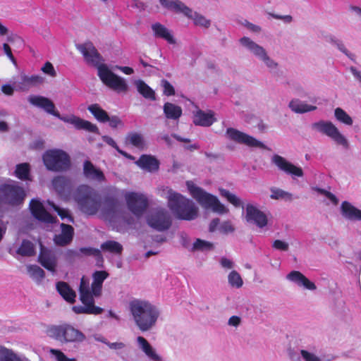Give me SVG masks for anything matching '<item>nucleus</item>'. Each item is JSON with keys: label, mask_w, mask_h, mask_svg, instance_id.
<instances>
[{"label": "nucleus", "mask_w": 361, "mask_h": 361, "mask_svg": "<svg viewBox=\"0 0 361 361\" xmlns=\"http://www.w3.org/2000/svg\"><path fill=\"white\" fill-rule=\"evenodd\" d=\"M17 253L23 257L33 256L35 254V245L31 241L23 240L17 250Z\"/></svg>", "instance_id": "nucleus-41"}, {"label": "nucleus", "mask_w": 361, "mask_h": 361, "mask_svg": "<svg viewBox=\"0 0 361 361\" xmlns=\"http://www.w3.org/2000/svg\"><path fill=\"white\" fill-rule=\"evenodd\" d=\"M30 209L33 216L37 220L44 223H54L56 217L51 215L44 208L42 202L37 200H32L30 203Z\"/></svg>", "instance_id": "nucleus-18"}, {"label": "nucleus", "mask_w": 361, "mask_h": 361, "mask_svg": "<svg viewBox=\"0 0 361 361\" xmlns=\"http://www.w3.org/2000/svg\"><path fill=\"white\" fill-rule=\"evenodd\" d=\"M79 291L82 302H94L92 288L90 289L89 282L84 277L80 280Z\"/></svg>", "instance_id": "nucleus-35"}, {"label": "nucleus", "mask_w": 361, "mask_h": 361, "mask_svg": "<svg viewBox=\"0 0 361 361\" xmlns=\"http://www.w3.org/2000/svg\"><path fill=\"white\" fill-rule=\"evenodd\" d=\"M219 230L220 231L221 233L227 234V233L233 232L234 228H233V225L231 224V223L230 221H227L223 222L220 225Z\"/></svg>", "instance_id": "nucleus-61"}, {"label": "nucleus", "mask_w": 361, "mask_h": 361, "mask_svg": "<svg viewBox=\"0 0 361 361\" xmlns=\"http://www.w3.org/2000/svg\"><path fill=\"white\" fill-rule=\"evenodd\" d=\"M76 47L85 61L97 67L98 76L106 86L118 93L128 91V85L126 80L114 73L106 65L102 63V57L92 42H87Z\"/></svg>", "instance_id": "nucleus-1"}, {"label": "nucleus", "mask_w": 361, "mask_h": 361, "mask_svg": "<svg viewBox=\"0 0 361 361\" xmlns=\"http://www.w3.org/2000/svg\"><path fill=\"white\" fill-rule=\"evenodd\" d=\"M125 200L128 209L137 217L143 215L148 207V200L142 193L128 192L125 194Z\"/></svg>", "instance_id": "nucleus-14"}, {"label": "nucleus", "mask_w": 361, "mask_h": 361, "mask_svg": "<svg viewBox=\"0 0 361 361\" xmlns=\"http://www.w3.org/2000/svg\"><path fill=\"white\" fill-rule=\"evenodd\" d=\"M84 305H76L73 307V310L76 314H99L103 309L95 306L94 302H82Z\"/></svg>", "instance_id": "nucleus-34"}, {"label": "nucleus", "mask_w": 361, "mask_h": 361, "mask_svg": "<svg viewBox=\"0 0 361 361\" xmlns=\"http://www.w3.org/2000/svg\"><path fill=\"white\" fill-rule=\"evenodd\" d=\"M270 197L273 200H291L292 195L288 192H286L281 189L277 188H271Z\"/></svg>", "instance_id": "nucleus-52"}, {"label": "nucleus", "mask_w": 361, "mask_h": 361, "mask_svg": "<svg viewBox=\"0 0 361 361\" xmlns=\"http://www.w3.org/2000/svg\"><path fill=\"white\" fill-rule=\"evenodd\" d=\"M61 233L66 236V239L69 241H72L74 234L73 228L68 224H61Z\"/></svg>", "instance_id": "nucleus-56"}, {"label": "nucleus", "mask_w": 361, "mask_h": 361, "mask_svg": "<svg viewBox=\"0 0 361 361\" xmlns=\"http://www.w3.org/2000/svg\"><path fill=\"white\" fill-rule=\"evenodd\" d=\"M271 163L276 166L280 171L293 177L303 176L302 168L294 165L280 155H273L271 157Z\"/></svg>", "instance_id": "nucleus-16"}, {"label": "nucleus", "mask_w": 361, "mask_h": 361, "mask_svg": "<svg viewBox=\"0 0 361 361\" xmlns=\"http://www.w3.org/2000/svg\"><path fill=\"white\" fill-rule=\"evenodd\" d=\"M137 343L139 348L152 361H160V357L157 354L155 350L149 343L142 336H137Z\"/></svg>", "instance_id": "nucleus-30"}, {"label": "nucleus", "mask_w": 361, "mask_h": 361, "mask_svg": "<svg viewBox=\"0 0 361 361\" xmlns=\"http://www.w3.org/2000/svg\"><path fill=\"white\" fill-rule=\"evenodd\" d=\"M214 247V245L212 243L201 240L200 238L196 239V240L193 243L192 246L191 247V251H202L206 252L212 250Z\"/></svg>", "instance_id": "nucleus-45"}, {"label": "nucleus", "mask_w": 361, "mask_h": 361, "mask_svg": "<svg viewBox=\"0 0 361 361\" xmlns=\"http://www.w3.org/2000/svg\"><path fill=\"white\" fill-rule=\"evenodd\" d=\"M39 263L49 271L54 273L56 267V257L54 251L44 247L40 243V252L38 257Z\"/></svg>", "instance_id": "nucleus-19"}, {"label": "nucleus", "mask_w": 361, "mask_h": 361, "mask_svg": "<svg viewBox=\"0 0 361 361\" xmlns=\"http://www.w3.org/2000/svg\"><path fill=\"white\" fill-rule=\"evenodd\" d=\"M161 85L164 89V94L166 96H172L175 94V90L173 87L171 85V83L166 80H163L161 81Z\"/></svg>", "instance_id": "nucleus-59"}, {"label": "nucleus", "mask_w": 361, "mask_h": 361, "mask_svg": "<svg viewBox=\"0 0 361 361\" xmlns=\"http://www.w3.org/2000/svg\"><path fill=\"white\" fill-rule=\"evenodd\" d=\"M152 30L155 37L161 38L171 44L176 43V40L171 31L164 25L159 23H154L152 25Z\"/></svg>", "instance_id": "nucleus-27"}, {"label": "nucleus", "mask_w": 361, "mask_h": 361, "mask_svg": "<svg viewBox=\"0 0 361 361\" xmlns=\"http://www.w3.org/2000/svg\"><path fill=\"white\" fill-rule=\"evenodd\" d=\"M245 219L248 223L255 224L260 228L265 227L268 223L266 214L251 204L246 206Z\"/></svg>", "instance_id": "nucleus-17"}, {"label": "nucleus", "mask_w": 361, "mask_h": 361, "mask_svg": "<svg viewBox=\"0 0 361 361\" xmlns=\"http://www.w3.org/2000/svg\"><path fill=\"white\" fill-rule=\"evenodd\" d=\"M186 186L190 195L204 208L211 209L214 212L222 214L227 213L228 209L222 204L218 198L207 192L197 186L192 180L186 181Z\"/></svg>", "instance_id": "nucleus-6"}, {"label": "nucleus", "mask_w": 361, "mask_h": 361, "mask_svg": "<svg viewBox=\"0 0 361 361\" xmlns=\"http://www.w3.org/2000/svg\"><path fill=\"white\" fill-rule=\"evenodd\" d=\"M312 190L317 192L319 194L325 196L334 204H338V200L333 193H331L324 189L319 188L318 187H313Z\"/></svg>", "instance_id": "nucleus-54"}, {"label": "nucleus", "mask_w": 361, "mask_h": 361, "mask_svg": "<svg viewBox=\"0 0 361 361\" xmlns=\"http://www.w3.org/2000/svg\"><path fill=\"white\" fill-rule=\"evenodd\" d=\"M326 40L333 44L336 45L337 48L342 51L343 54H345L349 59H350L352 61H355V56L351 53H350L346 48L345 47L344 44H343L342 41L337 39L335 36L329 35L326 37Z\"/></svg>", "instance_id": "nucleus-46"}, {"label": "nucleus", "mask_w": 361, "mask_h": 361, "mask_svg": "<svg viewBox=\"0 0 361 361\" xmlns=\"http://www.w3.org/2000/svg\"><path fill=\"white\" fill-rule=\"evenodd\" d=\"M44 78L39 75H21L20 80L18 82V87L22 91L28 90L30 87L42 84Z\"/></svg>", "instance_id": "nucleus-24"}, {"label": "nucleus", "mask_w": 361, "mask_h": 361, "mask_svg": "<svg viewBox=\"0 0 361 361\" xmlns=\"http://www.w3.org/2000/svg\"><path fill=\"white\" fill-rule=\"evenodd\" d=\"M103 214L106 219L114 221L121 213L117 199L112 196H107L104 200Z\"/></svg>", "instance_id": "nucleus-21"}, {"label": "nucleus", "mask_w": 361, "mask_h": 361, "mask_svg": "<svg viewBox=\"0 0 361 361\" xmlns=\"http://www.w3.org/2000/svg\"><path fill=\"white\" fill-rule=\"evenodd\" d=\"M102 140L107 145H109L111 146L112 147H114V149H116L117 150V152L118 153H120L121 154L123 155L126 157L132 158V157L130 155H128L126 152L121 150L118 147L116 142L114 141V140L112 137L107 136V135H104L102 137Z\"/></svg>", "instance_id": "nucleus-55"}, {"label": "nucleus", "mask_w": 361, "mask_h": 361, "mask_svg": "<svg viewBox=\"0 0 361 361\" xmlns=\"http://www.w3.org/2000/svg\"><path fill=\"white\" fill-rule=\"evenodd\" d=\"M50 352L54 356L56 361H76L75 358L67 357L61 350L51 349Z\"/></svg>", "instance_id": "nucleus-58"}, {"label": "nucleus", "mask_w": 361, "mask_h": 361, "mask_svg": "<svg viewBox=\"0 0 361 361\" xmlns=\"http://www.w3.org/2000/svg\"><path fill=\"white\" fill-rule=\"evenodd\" d=\"M135 85L136 86L137 92L145 99L154 100L155 92L154 91L147 85L143 80H137L135 81Z\"/></svg>", "instance_id": "nucleus-39"}, {"label": "nucleus", "mask_w": 361, "mask_h": 361, "mask_svg": "<svg viewBox=\"0 0 361 361\" xmlns=\"http://www.w3.org/2000/svg\"><path fill=\"white\" fill-rule=\"evenodd\" d=\"M109 276L106 271H96L92 274V292L94 296L98 297L101 295L104 281Z\"/></svg>", "instance_id": "nucleus-29"}, {"label": "nucleus", "mask_w": 361, "mask_h": 361, "mask_svg": "<svg viewBox=\"0 0 361 361\" xmlns=\"http://www.w3.org/2000/svg\"><path fill=\"white\" fill-rule=\"evenodd\" d=\"M42 159L49 171L61 172L69 169L71 159L69 155L62 149H54L46 151Z\"/></svg>", "instance_id": "nucleus-8"}, {"label": "nucleus", "mask_w": 361, "mask_h": 361, "mask_svg": "<svg viewBox=\"0 0 361 361\" xmlns=\"http://www.w3.org/2000/svg\"><path fill=\"white\" fill-rule=\"evenodd\" d=\"M3 49L5 54L8 56V58L11 61V62L14 64L16 63V59L12 54L11 49L10 46L7 43L3 44Z\"/></svg>", "instance_id": "nucleus-63"}, {"label": "nucleus", "mask_w": 361, "mask_h": 361, "mask_svg": "<svg viewBox=\"0 0 361 361\" xmlns=\"http://www.w3.org/2000/svg\"><path fill=\"white\" fill-rule=\"evenodd\" d=\"M243 47L247 49L255 57L262 61L271 73H276L278 68V63L271 59L266 50L260 45L255 43L251 39L243 37L240 39Z\"/></svg>", "instance_id": "nucleus-11"}, {"label": "nucleus", "mask_w": 361, "mask_h": 361, "mask_svg": "<svg viewBox=\"0 0 361 361\" xmlns=\"http://www.w3.org/2000/svg\"><path fill=\"white\" fill-rule=\"evenodd\" d=\"M161 6L168 10L176 13H182L188 18L191 19L196 26L208 28L211 25V20L204 16L193 11L179 0H159Z\"/></svg>", "instance_id": "nucleus-7"}, {"label": "nucleus", "mask_w": 361, "mask_h": 361, "mask_svg": "<svg viewBox=\"0 0 361 361\" xmlns=\"http://www.w3.org/2000/svg\"><path fill=\"white\" fill-rule=\"evenodd\" d=\"M54 241L56 245L59 246H66L71 243V241L67 240L66 236H64L61 233L58 235H55Z\"/></svg>", "instance_id": "nucleus-60"}, {"label": "nucleus", "mask_w": 361, "mask_h": 361, "mask_svg": "<svg viewBox=\"0 0 361 361\" xmlns=\"http://www.w3.org/2000/svg\"><path fill=\"white\" fill-rule=\"evenodd\" d=\"M30 165L27 163H23L16 165L15 170V176L23 180H29L30 176Z\"/></svg>", "instance_id": "nucleus-43"}, {"label": "nucleus", "mask_w": 361, "mask_h": 361, "mask_svg": "<svg viewBox=\"0 0 361 361\" xmlns=\"http://www.w3.org/2000/svg\"><path fill=\"white\" fill-rule=\"evenodd\" d=\"M286 279L307 290H314L316 289L315 284L298 271H290L286 275Z\"/></svg>", "instance_id": "nucleus-22"}, {"label": "nucleus", "mask_w": 361, "mask_h": 361, "mask_svg": "<svg viewBox=\"0 0 361 361\" xmlns=\"http://www.w3.org/2000/svg\"><path fill=\"white\" fill-rule=\"evenodd\" d=\"M126 142V144L132 145L140 150L144 149L146 146L143 135L141 133L135 132L129 133L127 135Z\"/></svg>", "instance_id": "nucleus-37"}, {"label": "nucleus", "mask_w": 361, "mask_h": 361, "mask_svg": "<svg viewBox=\"0 0 361 361\" xmlns=\"http://www.w3.org/2000/svg\"><path fill=\"white\" fill-rule=\"evenodd\" d=\"M228 283L231 286L236 288L242 287L243 284L240 275L236 271H232L228 276Z\"/></svg>", "instance_id": "nucleus-50"}, {"label": "nucleus", "mask_w": 361, "mask_h": 361, "mask_svg": "<svg viewBox=\"0 0 361 361\" xmlns=\"http://www.w3.org/2000/svg\"><path fill=\"white\" fill-rule=\"evenodd\" d=\"M272 246L274 249L281 251H286L288 249V244L281 240H274Z\"/></svg>", "instance_id": "nucleus-62"}, {"label": "nucleus", "mask_w": 361, "mask_h": 361, "mask_svg": "<svg viewBox=\"0 0 361 361\" xmlns=\"http://www.w3.org/2000/svg\"><path fill=\"white\" fill-rule=\"evenodd\" d=\"M342 216L350 221H361V210L347 201L342 202L341 205Z\"/></svg>", "instance_id": "nucleus-26"}, {"label": "nucleus", "mask_w": 361, "mask_h": 361, "mask_svg": "<svg viewBox=\"0 0 361 361\" xmlns=\"http://www.w3.org/2000/svg\"><path fill=\"white\" fill-rule=\"evenodd\" d=\"M0 208L4 203L11 205H18L21 204L25 197V192L22 187L16 182L3 184L0 186Z\"/></svg>", "instance_id": "nucleus-10"}, {"label": "nucleus", "mask_w": 361, "mask_h": 361, "mask_svg": "<svg viewBox=\"0 0 361 361\" xmlns=\"http://www.w3.org/2000/svg\"><path fill=\"white\" fill-rule=\"evenodd\" d=\"M107 122H109V126L114 128H117L119 125L122 124L121 119L116 116H114L111 117L109 116V120L107 121Z\"/></svg>", "instance_id": "nucleus-64"}, {"label": "nucleus", "mask_w": 361, "mask_h": 361, "mask_svg": "<svg viewBox=\"0 0 361 361\" xmlns=\"http://www.w3.org/2000/svg\"><path fill=\"white\" fill-rule=\"evenodd\" d=\"M215 121L214 114L212 111L204 112L202 110L197 109L193 112V123L195 126L209 127Z\"/></svg>", "instance_id": "nucleus-23"}, {"label": "nucleus", "mask_w": 361, "mask_h": 361, "mask_svg": "<svg viewBox=\"0 0 361 361\" xmlns=\"http://www.w3.org/2000/svg\"><path fill=\"white\" fill-rule=\"evenodd\" d=\"M27 99L32 105L44 109L48 114L54 116L65 123L73 125L77 130H84L90 133L99 134V128L95 124L73 114L68 116L61 115L55 110L54 103L47 97L39 95H30Z\"/></svg>", "instance_id": "nucleus-3"}, {"label": "nucleus", "mask_w": 361, "mask_h": 361, "mask_svg": "<svg viewBox=\"0 0 361 361\" xmlns=\"http://www.w3.org/2000/svg\"><path fill=\"white\" fill-rule=\"evenodd\" d=\"M87 109L99 122L106 123L109 120L107 112L102 109L99 104H91L88 106Z\"/></svg>", "instance_id": "nucleus-40"}, {"label": "nucleus", "mask_w": 361, "mask_h": 361, "mask_svg": "<svg viewBox=\"0 0 361 361\" xmlns=\"http://www.w3.org/2000/svg\"><path fill=\"white\" fill-rule=\"evenodd\" d=\"M334 115L339 122L347 126H351L353 124L352 118L341 108H336L334 111Z\"/></svg>", "instance_id": "nucleus-49"}, {"label": "nucleus", "mask_w": 361, "mask_h": 361, "mask_svg": "<svg viewBox=\"0 0 361 361\" xmlns=\"http://www.w3.org/2000/svg\"><path fill=\"white\" fill-rule=\"evenodd\" d=\"M0 361H30L23 355H18L13 350L0 345Z\"/></svg>", "instance_id": "nucleus-36"}, {"label": "nucleus", "mask_w": 361, "mask_h": 361, "mask_svg": "<svg viewBox=\"0 0 361 361\" xmlns=\"http://www.w3.org/2000/svg\"><path fill=\"white\" fill-rule=\"evenodd\" d=\"M312 128L330 137L337 145H341L345 149L348 147L347 139L331 122L320 121L313 123Z\"/></svg>", "instance_id": "nucleus-13"}, {"label": "nucleus", "mask_w": 361, "mask_h": 361, "mask_svg": "<svg viewBox=\"0 0 361 361\" xmlns=\"http://www.w3.org/2000/svg\"><path fill=\"white\" fill-rule=\"evenodd\" d=\"M163 109L168 119L178 120L182 115V109L173 103H165Z\"/></svg>", "instance_id": "nucleus-38"}, {"label": "nucleus", "mask_w": 361, "mask_h": 361, "mask_svg": "<svg viewBox=\"0 0 361 361\" xmlns=\"http://www.w3.org/2000/svg\"><path fill=\"white\" fill-rule=\"evenodd\" d=\"M141 169L152 172L158 170L159 161L152 155L143 154L135 162Z\"/></svg>", "instance_id": "nucleus-28"}, {"label": "nucleus", "mask_w": 361, "mask_h": 361, "mask_svg": "<svg viewBox=\"0 0 361 361\" xmlns=\"http://www.w3.org/2000/svg\"><path fill=\"white\" fill-rule=\"evenodd\" d=\"M159 190L160 195L167 199L168 207L177 219L185 221L196 219L198 208L192 200L167 186Z\"/></svg>", "instance_id": "nucleus-2"}, {"label": "nucleus", "mask_w": 361, "mask_h": 361, "mask_svg": "<svg viewBox=\"0 0 361 361\" xmlns=\"http://www.w3.org/2000/svg\"><path fill=\"white\" fill-rule=\"evenodd\" d=\"M226 137L230 140L238 144L245 145L250 147L269 149V148H267V146L261 141L233 128H227Z\"/></svg>", "instance_id": "nucleus-15"}, {"label": "nucleus", "mask_w": 361, "mask_h": 361, "mask_svg": "<svg viewBox=\"0 0 361 361\" xmlns=\"http://www.w3.org/2000/svg\"><path fill=\"white\" fill-rule=\"evenodd\" d=\"M220 195L226 198V200L233 204L235 207H240L242 204L241 200L236 195L231 193L228 190L225 189H219Z\"/></svg>", "instance_id": "nucleus-51"}, {"label": "nucleus", "mask_w": 361, "mask_h": 361, "mask_svg": "<svg viewBox=\"0 0 361 361\" xmlns=\"http://www.w3.org/2000/svg\"><path fill=\"white\" fill-rule=\"evenodd\" d=\"M48 335L61 342H82L85 335L70 325L53 326L48 329Z\"/></svg>", "instance_id": "nucleus-9"}, {"label": "nucleus", "mask_w": 361, "mask_h": 361, "mask_svg": "<svg viewBox=\"0 0 361 361\" xmlns=\"http://www.w3.org/2000/svg\"><path fill=\"white\" fill-rule=\"evenodd\" d=\"M288 106L293 112L297 114H303L314 111L317 109L315 105L307 104L298 99H292Z\"/></svg>", "instance_id": "nucleus-33"}, {"label": "nucleus", "mask_w": 361, "mask_h": 361, "mask_svg": "<svg viewBox=\"0 0 361 361\" xmlns=\"http://www.w3.org/2000/svg\"><path fill=\"white\" fill-rule=\"evenodd\" d=\"M80 252L85 255H92L96 257L97 265L102 267L103 263V257L101 254V251L99 249L94 247H80L79 250Z\"/></svg>", "instance_id": "nucleus-44"}, {"label": "nucleus", "mask_w": 361, "mask_h": 361, "mask_svg": "<svg viewBox=\"0 0 361 361\" xmlns=\"http://www.w3.org/2000/svg\"><path fill=\"white\" fill-rule=\"evenodd\" d=\"M101 249L104 252L121 254L123 251V246L118 242L107 240L101 245Z\"/></svg>", "instance_id": "nucleus-42"}, {"label": "nucleus", "mask_w": 361, "mask_h": 361, "mask_svg": "<svg viewBox=\"0 0 361 361\" xmlns=\"http://www.w3.org/2000/svg\"><path fill=\"white\" fill-rule=\"evenodd\" d=\"M147 223L157 231H165L172 224V219L169 212L164 208H155L147 216Z\"/></svg>", "instance_id": "nucleus-12"}, {"label": "nucleus", "mask_w": 361, "mask_h": 361, "mask_svg": "<svg viewBox=\"0 0 361 361\" xmlns=\"http://www.w3.org/2000/svg\"><path fill=\"white\" fill-rule=\"evenodd\" d=\"M83 173L86 178L97 182H103L105 180L104 173L99 169L96 168L93 164L86 160L83 164Z\"/></svg>", "instance_id": "nucleus-25"}, {"label": "nucleus", "mask_w": 361, "mask_h": 361, "mask_svg": "<svg viewBox=\"0 0 361 361\" xmlns=\"http://www.w3.org/2000/svg\"><path fill=\"white\" fill-rule=\"evenodd\" d=\"M79 209L87 215L95 214L101 206L100 197L92 188L87 185L78 187L74 195Z\"/></svg>", "instance_id": "nucleus-5"}, {"label": "nucleus", "mask_w": 361, "mask_h": 361, "mask_svg": "<svg viewBox=\"0 0 361 361\" xmlns=\"http://www.w3.org/2000/svg\"><path fill=\"white\" fill-rule=\"evenodd\" d=\"M129 310L135 324L142 331L151 329L160 315V311L156 305L143 300H131Z\"/></svg>", "instance_id": "nucleus-4"}, {"label": "nucleus", "mask_w": 361, "mask_h": 361, "mask_svg": "<svg viewBox=\"0 0 361 361\" xmlns=\"http://www.w3.org/2000/svg\"><path fill=\"white\" fill-rule=\"evenodd\" d=\"M56 289L65 300L71 303L75 302L76 294L67 283L63 281L58 282L56 283Z\"/></svg>", "instance_id": "nucleus-32"}, {"label": "nucleus", "mask_w": 361, "mask_h": 361, "mask_svg": "<svg viewBox=\"0 0 361 361\" xmlns=\"http://www.w3.org/2000/svg\"><path fill=\"white\" fill-rule=\"evenodd\" d=\"M41 71L44 73L48 75L49 76H51L52 78H54L56 76V71L52 65L51 63L49 61H47L43 66L41 68Z\"/></svg>", "instance_id": "nucleus-57"}, {"label": "nucleus", "mask_w": 361, "mask_h": 361, "mask_svg": "<svg viewBox=\"0 0 361 361\" xmlns=\"http://www.w3.org/2000/svg\"><path fill=\"white\" fill-rule=\"evenodd\" d=\"M47 204L58 213L62 220L73 222V218L71 216L68 210L60 208L50 200L47 201Z\"/></svg>", "instance_id": "nucleus-48"}, {"label": "nucleus", "mask_w": 361, "mask_h": 361, "mask_svg": "<svg viewBox=\"0 0 361 361\" xmlns=\"http://www.w3.org/2000/svg\"><path fill=\"white\" fill-rule=\"evenodd\" d=\"M298 360L300 361H322L315 353L310 350H300Z\"/></svg>", "instance_id": "nucleus-53"}, {"label": "nucleus", "mask_w": 361, "mask_h": 361, "mask_svg": "<svg viewBox=\"0 0 361 361\" xmlns=\"http://www.w3.org/2000/svg\"><path fill=\"white\" fill-rule=\"evenodd\" d=\"M27 270L30 277L37 282L41 281L44 277V271L37 265H28Z\"/></svg>", "instance_id": "nucleus-47"}, {"label": "nucleus", "mask_w": 361, "mask_h": 361, "mask_svg": "<svg viewBox=\"0 0 361 361\" xmlns=\"http://www.w3.org/2000/svg\"><path fill=\"white\" fill-rule=\"evenodd\" d=\"M52 185L60 195L68 197L71 193L73 183L71 178L59 176L53 179Z\"/></svg>", "instance_id": "nucleus-20"}, {"label": "nucleus", "mask_w": 361, "mask_h": 361, "mask_svg": "<svg viewBox=\"0 0 361 361\" xmlns=\"http://www.w3.org/2000/svg\"><path fill=\"white\" fill-rule=\"evenodd\" d=\"M137 343L139 348L152 361H160V357L157 354L155 350L149 343L142 336H137Z\"/></svg>", "instance_id": "nucleus-31"}]
</instances>
